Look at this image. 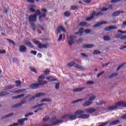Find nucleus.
I'll return each instance as SVG.
<instances>
[{"label":"nucleus","mask_w":126,"mask_h":126,"mask_svg":"<svg viewBox=\"0 0 126 126\" xmlns=\"http://www.w3.org/2000/svg\"><path fill=\"white\" fill-rule=\"evenodd\" d=\"M84 111L83 110H77L74 115L65 114L62 117V120H65V119H69L71 121L76 120V119H79V115L84 114Z\"/></svg>","instance_id":"f257e3e1"},{"label":"nucleus","mask_w":126,"mask_h":126,"mask_svg":"<svg viewBox=\"0 0 126 126\" xmlns=\"http://www.w3.org/2000/svg\"><path fill=\"white\" fill-rule=\"evenodd\" d=\"M118 107H126V102L125 101L117 102L115 105L108 107V110L109 111H113V110H116Z\"/></svg>","instance_id":"f03ea898"},{"label":"nucleus","mask_w":126,"mask_h":126,"mask_svg":"<svg viewBox=\"0 0 126 126\" xmlns=\"http://www.w3.org/2000/svg\"><path fill=\"white\" fill-rule=\"evenodd\" d=\"M29 23L32 26V27H35V22L37 20V15L36 14H32L29 16Z\"/></svg>","instance_id":"7ed1b4c3"},{"label":"nucleus","mask_w":126,"mask_h":126,"mask_svg":"<svg viewBox=\"0 0 126 126\" xmlns=\"http://www.w3.org/2000/svg\"><path fill=\"white\" fill-rule=\"evenodd\" d=\"M32 42L35 45H37L39 49H46L49 47L48 44H43L39 41L35 40V39H32Z\"/></svg>","instance_id":"20e7f679"},{"label":"nucleus","mask_w":126,"mask_h":126,"mask_svg":"<svg viewBox=\"0 0 126 126\" xmlns=\"http://www.w3.org/2000/svg\"><path fill=\"white\" fill-rule=\"evenodd\" d=\"M95 98H96V96L94 95H92L90 96L89 99V101H86L83 104V107H89L91 104H92V101L95 100Z\"/></svg>","instance_id":"39448f33"},{"label":"nucleus","mask_w":126,"mask_h":126,"mask_svg":"<svg viewBox=\"0 0 126 126\" xmlns=\"http://www.w3.org/2000/svg\"><path fill=\"white\" fill-rule=\"evenodd\" d=\"M103 14V13H102L100 11L98 12L97 13H96V12H93L90 17H88L86 20V21H90V20H92V19H93V18H94V16H99L100 15H102Z\"/></svg>","instance_id":"423d86ee"},{"label":"nucleus","mask_w":126,"mask_h":126,"mask_svg":"<svg viewBox=\"0 0 126 126\" xmlns=\"http://www.w3.org/2000/svg\"><path fill=\"white\" fill-rule=\"evenodd\" d=\"M65 120H59L56 118H54L52 120V122L53 124H51V126H56L59 124H62V123H63V122H65Z\"/></svg>","instance_id":"0eeeda50"},{"label":"nucleus","mask_w":126,"mask_h":126,"mask_svg":"<svg viewBox=\"0 0 126 126\" xmlns=\"http://www.w3.org/2000/svg\"><path fill=\"white\" fill-rule=\"evenodd\" d=\"M35 14H36V16H37V15H39V20H40V21H41V20L42 19V17H43V18H46V13H43V14H41V11H40V10L39 9H38L36 11Z\"/></svg>","instance_id":"6e6552de"},{"label":"nucleus","mask_w":126,"mask_h":126,"mask_svg":"<svg viewBox=\"0 0 126 126\" xmlns=\"http://www.w3.org/2000/svg\"><path fill=\"white\" fill-rule=\"evenodd\" d=\"M68 39V43L69 46H72L74 44V36H70L67 37Z\"/></svg>","instance_id":"1a4fd4ad"},{"label":"nucleus","mask_w":126,"mask_h":126,"mask_svg":"<svg viewBox=\"0 0 126 126\" xmlns=\"http://www.w3.org/2000/svg\"><path fill=\"white\" fill-rule=\"evenodd\" d=\"M19 51L20 53H26L27 52V48L24 45H21L19 47Z\"/></svg>","instance_id":"9d476101"},{"label":"nucleus","mask_w":126,"mask_h":126,"mask_svg":"<svg viewBox=\"0 0 126 126\" xmlns=\"http://www.w3.org/2000/svg\"><path fill=\"white\" fill-rule=\"evenodd\" d=\"M84 113H94V112H96V109L94 108H87L84 110Z\"/></svg>","instance_id":"9b49d317"},{"label":"nucleus","mask_w":126,"mask_h":126,"mask_svg":"<svg viewBox=\"0 0 126 126\" xmlns=\"http://www.w3.org/2000/svg\"><path fill=\"white\" fill-rule=\"evenodd\" d=\"M35 7H36V5H33V4H31L29 6V10H30V11H31V12H35Z\"/></svg>","instance_id":"f8f14e48"},{"label":"nucleus","mask_w":126,"mask_h":126,"mask_svg":"<svg viewBox=\"0 0 126 126\" xmlns=\"http://www.w3.org/2000/svg\"><path fill=\"white\" fill-rule=\"evenodd\" d=\"M39 87V84L38 83L36 84H32L30 86V88L31 89H37V88H38Z\"/></svg>","instance_id":"ddd939ff"},{"label":"nucleus","mask_w":126,"mask_h":126,"mask_svg":"<svg viewBox=\"0 0 126 126\" xmlns=\"http://www.w3.org/2000/svg\"><path fill=\"white\" fill-rule=\"evenodd\" d=\"M24 44L25 45L28 46V47H30V48H34V46H33V44H32V43L28 40H26L24 42Z\"/></svg>","instance_id":"4468645a"},{"label":"nucleus","mask_w":126,"mask_h":126,"mask_svg":"<svg viewBox=\"0 0 126 126\" xmlns=\"http://www.w3.org/2000/svg\"><path fill=\"white\" fill-rule=\"evenodd\" d=\"M94 47V44H85L83 46L84 49H92Z\"/></svg>","instance_id":"2eb2a0df"},{"label":"nucleus","mask_w":126,"mask_h":126,"mask_svg":"<svg viewBox=\"0 0 126 126\" xmlns=\"http://www.w3.org/2000/svg\"><path fill=\"white\" fill-rule=\"evenodd\" d=\"M47 80H49V81H58V79L54 78L53 76H49L45 78Z\"/></svg>","instance_id":"dca6fc26"},{"label":"nucleus","mask_w":126,"mask_h":126,"mask_svg":"<svg viewBox=\"0 0 126 126\" xmlns=\"http://www.w3.org/2000/svg\"><path fill=\"white\" fill-rule=\"evenodd\" d=\"M117 27L115 26H110L106 27L105 29V31H111V30H114L115 29H117Z\"/></svg>","instance_id":"f3484780"},{"label":"nucleus","mask_w":126,"mask_h":126,"mask_svg":"<svg viewBox=\"0 0 126 126\" xmlns=\"http://www.w3.org/2000/svg\"><path fill=\"white\" fill-rule=\"evenodd\" d=\"M38 84L39 86H40V85H45V84H47L48 83V81H43L42 80H38Z\"/></svg>","instance_id":"a211bd4d"},{"label":"nucleus","mask_w":126,"mask_h":126,"mask_svg":"<svg viewBox=\"0 0 126 126\" xmlns=\"http://www.w3.org/2000/svg\"><path fill=\"white\" fill-rule=\"evenodd\" d=\"M89 118L88 114H80L79 115V119H88Z\"/></svg>","instance_id":"6ab92c4d"},{"label":"nucleus","mask_w":126,"mask_h":126,"mask_svg":"<svg viewBox=\"0 0 126 126\" xmlns=\"http://www.w3.org/2000/svg\"><path fill=\"white\" fill-rule=\"evenodd\" d=\"M85 89V87H82L75 89L73 90V92H81L83 90Z\"/></svg>","instance_id":"aec40b11"},{"label":"nucleus","mask_w":126,"mask_h":126,"mask_svg":"<svg viewBox=\"0 0 126 126\" xmlns=\"http://www.w3.org/2000/svg\"><path fill=\"white\" fill-rule=\"evenodd\" d=\"M102 24H107V22L102 21L99 23H97L95 24L94 27L96 28V27H99V26H101Z\"/></svg>","instance_id":"412c9836"},{"label":"nucleus","mask_w":126,"mask_h":126,"mask_svg":"<svg viewBox=\"0 0 126 126\" xmlns=\"http://www.w3.org/2000/svg\"><path fill=\"white\" fill-rule=\"evenodd\" d=\"M25 103H26V101H21V102L20 103H17L15 105H14L13 106V108H17L18 107H20V106H22L23 104H25Z\"/></svg>","instance_id":"4be33fe9"},{"label":"nucleus","mask_w":126,"mask_h":126,"mask_svg":"<svg viewBox=\"0 0 126 126\" xmlns=\"http://www.w3.org/2000/svg\"><path fill=\"white\" fill-rule=\"evenodd\" d=\"M27 120H28V118H22L21 119H20L18 121V123L19 125H20L21 126H22V125H23V123H24L25 121H27Z\"/></svg>","instance_id":"5701e85b"},{"label":"nucleus","mask_w":126,"mask_h":126,"mask_svg":"<svg viewBox=\"0 0 126 126\" xmlns=\"http://www.w3.org/2000/svg\"><path fill=\"white\" fill-rule=\"evenodd\" d=\"M26 90L24 89H19L16 91H14V93H16V94H19L20 93H22V92H24Z\"/></svg>","instance_id":"b1692460"},{"label":"nucleus","mask_w":126,"mask_h":126,"mask_svg":"<svg viewBox=\"0 0 126 126\" xmlns=\"http://www.w3.org/2000/svg\"><path fill=\"white\" fill-rule=\"evenodd\" d=\"M15 86L14 85H10L9 86H7L4 89V90H8L9 89H12V88H14Z\"/></svg>","instance_id":"393cba45"},{"label":"nucleus","mask_w":126,"mask_h":126,"mask_svg":"<svg viewBox=\"0 0 126 126\" xmlns=\"http://www.w3.org/2000/svg\"><path fill=\"white\" fill-rule=\"evenodd\" d=\"M75 67H76V68H78L79 69H81V70H83L84 69V68L83 67V66H82L81 65L76 64V63H75Z\"/></svg>","instance_id":"a878e982"},{"label":"nucleus","mask_w":126,"mask_h":126,"mask_svg":"<svg viewBox=\"0 0 126 126\" xmlns=\"http://www.w3.org/2000/svg\"><path fill=\"white\" fill-rule=\"evenodd\" d=\"M84 32V30H83V29L81 28L79 29V32H75V34L81 36V35H82Z\"/></svg>","instance_id":"bb28decb"},{"label":"nucleus","mask_w":126,"mask_h":126,"mask_svg":"<svg viewBox=\"0 0 126 126\" xmlns=\"http://www.w3.org/2000/svg\"><path fill=\"white\" fill-rule=\"evenodd\" d=\"M120 123L119 120H115L112 121L111 123H110V126H115L116 125H118Z\"/></svg>","instance_id":"cd10ccee"},{"label":"nucleus","mask_w":126,"mask_h":126,"mask_svg":"<svg viewBox=\"0 0 126 126\" xmlns=\"http://www.w3.org/2000/svg\"><path fill=\"white\" fill-rule=\"evenodd\" d=\"M16 87H20L21 86V81L19 80H17L15 81Z\"/></svg>","instance_id":"c85d7f7f"},{"label":"nucleus","mask_w":126,"mask_h":126,"mask_svg":"<svg viewBox=\"0 0 126 126\" xmlns=\"http://www.w3.org/2000/svg\"><path fill=\"white\" fill-rule=\"evenodd\" d=\"M22 97H24V94H19L18 95L13 96V99H18V98H22Z\"/></svg>","instance_id":"c756f323"},{"label":"nucleus","mask_w":126,"mask_h":126,"mask_svg":"<svg viewBox=\"0 0 126 126\" xmlns=\"http://www.w3.org/2000/svg\"><path fill=\"white\" fill-rule=\"evenodd\" d=\"M52 100H51L50 98H43L41 100V102L43 103V102H51Z\"/></svg>","instance_id":"7c9ffc66"},{"label":"nucleus","mask_w":126,"mask_h":126,"mask_svg":"<svg viewBox=\"0 0 126 126\" xmlns=\"http://www.w3.org/2000/svg\"><path fill=\"white\" fill-rule=\"evenodd\" d=\"M29 68L31 71H32V72H34V73H38V72L36 70L35 68L30 66Z\"/></svg>","instance_id":"2f4dec72"},{"label":"nucleus","mask_w":126,"mask_h":126,"mask_svg":"<svg viewBox=\"0 0 126 126\" xmlns=\"http://www.w3.org/2000/svg\"><path fill=\"white\" fill-rule=\"evenodd\" d=\"M13 115V113L9 114L8 115H6L3 116V117H2L1 119L3 120L4 119H7V118H8V117H10V116H12Z\"/></svg>","instance_id":"473e14b6"},{"label":"nucleus","mask_w":126,"mask_h":126,"mask_svg":"<svg viewBox=\"0 0 126 126\" xmlns=\"http://www.w3.org/2000/svg\"><path fill=\"white\" fill-rule=\"evenodd\" d=\"M75 63L74 62H70L67 64V66H69V67H71L72 66H75Z\"/></svg>","instance_id":"72a5a7b5"},{"label":"nucleus","mask_w":126,"mask_h":126,"mask_svg":"<svg viewBox=\"0 0 126 126\" xmlns=\"http://www.w3.org/2000/svg\"><path fill=\"white\" fill-rule=\"evenodd\" d=\"M45 94V93H38L35 94V97L36 98H38L39 97H41V96H44V95Z\"/></svg>","instance_id":"f704fd0d"},{"label":"nucleus","mask_w":126,"mask_h":126,"mask_svg":"<svg viewBox=\"0 0 126 126\" xmlns=\"http://www.w3.org/2000/svg\"><path fill=\"white\" fill-rule=\"evenodd\" d=\"M119 15L120 12L119 11H116L112 14V16H114L115 17H116V16H119Z\"/></svg>","instance_id":"c9c22d12"},{"label":"nucleus","mask_w":126,"mask_h":126,"mask_svg":"<svg viewBox=\"0 0 126 126\" xmlns=\"http://www.w3.org/2000/svg\"><path fill=\"white\" fill-rule=\"evenodd\" d=\"M101 54V52L98 50H94L93 52V55H100Z\"/></svg>","instance_id":"e433bc0d"},{"label":"nucleus","mask_w":126,"mask_h":126,"mask_svg":"<svg viewBox=\"0 0 126 126\" xmlns=\"http://www.w3.org/2000/svg\"><path fill=\"white\" fill-rule=\"evenodd\" d=\"M44 105H46V104L45 103H41V104H37V105L34 106L33 107V109L38 108V107H41V106H44Z\"/></svg>","instance_id":"4c0bfd02"},{"label":"nucleus","mask_w":126,"mask_h":126,"mask_svg":"<svg viewBox=\"0 0 126 126\" xmlns=\"http://www.w3.org/2000/svg\"><path fill=\"white\" fill-rule=\"evenodd\" d=\"M103 39L104 41H109L110 37L108 35H104L103 36Z\"/></svg>","instance_id":"58836bf2"},{"label":"nucleus","mask_w":126,"mask_h":126,"mask_svg":"<svg viewBox=\"0 0 126 126\" xmlns=\"http://www.w3.org/2000/svg\"><path fill=\"white\" fill-rule=\"evenodd\" d=\"M117 75H118V73H114L110 75L109 78H113V77H115L117 76Z\"/></svg>","instance_id":"ea45409f"},{"label":"nucleus","mask_w":126,"mask_h":126,"mask_svg":"<svg viewBox=\"0 0 126 126\" xmlns=\"http://www.w3.org/2000/svg\"><path fill=\"white\" fill-rule=\"evenodd\" d=\"M64 15L66 16V17H68L70 16V12L68 11H66L64 13Z\"/></svg>","instance_id":"a19ab883"},{"label":"nucleus","mask_w":126,"mask_h":126,"mask_svg":"<svg viewBox=\"0 0 126 126\" xmlns=\"http://www.w3.org/2000/svg\"><path fill=\"white\" fill-rule=\"evenodd\" d=\"M78 8V7L76 5H72L71 6L70 9L71 10H74L75 9H77Z\"/></svg>","instance_id":"79ce46f5"},{"label":"nucleus","mask_w":126,"mask_h":126,"mask_svg":"<svg viewBox=\"0 0 126 126\" xmlns=\"http://www.w3.org/2000/svg\"><path fill=\"white\" fill-rule=\"evenodd\" d=\"M8 93L3 92L0 93V96H5V95H8Z\"/></svg>","instance_id":"37998d69"},{"label":"nucleus","mask_w":126,"mask_h":126,"mask_svg":"<svg viewBox=\"0 0 126 126\" xmlns=\"http://www.w3.org/2000/svg\"><path fill=\"white\" fill-rule=\"evenodd\" d=\"M55 89H56V90H59V89H60V83H56Z\"/></svg>","instance_id":"c03bdc74"},{"label":"nucleus","mask_w":126,"mask_h":126,"mask_svg":"<svg viewBox=\"0 0 126 126\" xmlns=\"http://www.w3.org/2000/svg\"><path fill=\"white\" fill-rule=\"evenodd\" d=\"M7 41H8L9 43H10V44H13L14 46H15V43L11 39L7 38Z\"/></svg>","instance_id":"a18cd8bd"},{"label":"nucleus","mask_w":126,"mask_h":126,"mask_svg":"<svg viewBox=\"0 0 126 126\" xmlns=\"http://www.w3.org/2000/svg\"><path fill=\"white\" fill-rule=\"evenodd\" d=\"M87 23H86V22H82L79 24L80 26H86Z\"/></svg>","instance_id":"49530a36"},{"label":"nucleus","mask_w":126,"mask_h":126,"mask_svg":"<svg viewBox=\"0 0 126 126\" xmlns=\"http://www.w3.org/2000/svg\"><path fill=\"white\" fill-rule=\"evenodd\" d=\"M45 78V75H41L38 77V80H42Z\"/></svg>","instance_id":"de8ad7c7"},{"label":"nucleus","mask_w":126,"mask_h":126,"mask_svg":"<svg viewBox=\"0 0 126 126\" xmlns=\"http://www.w3.org/2000/svg\"><path fill=\"white\" fill-rule=\"evenodd\" d=\"M81 101H83V99H81V98H80V99H77V100H74L73 101V103H78V102H80Z\"/></svg>","instance_id":"09e8293b"},{"label":"nucleus","mask_w":126,"mask_h":126,"mask_svg":"<svg viewBox=\"0 0 126 126\" xmlns=\"http://www.w3.org/2000/svg\"><path fill=\"white\" fill-rule=\"evenodd\" d=\"M32 115H34V113L33 112H30L27 114L25 115L26 118H27V117H29V116H32Z\"/></svg>","instance_id":"8fccbe9b"},{"label":"nucleus","mask_w":126,"mask_h":126,"mask_svg":"<svg viewBox=\"0 0 126 126\" xmlns=\"http://www.w3.org/2000/svg\"><path fill=\"white\" fill-rule=\"evenodd\" d=\"M60 29L61 31H62L64 33H65V29H64V28H63L62 26H60Z\"/></svg>","instance_id":"3c124183"},{"label":"nucleus","mask_w":126,"mask_h":126,"mask_svg":"<svg viewBox=\"0 0 126 126\" xmlns=\"http://www.w3.org/2000/svg\"><path fill=\"white\" fill-rule=\"evenodd\" d=\"M87 84H88V85H91L92 84H94V82L92 81H88L87 82Z\"/></svg>","instance_id":"603ef678"},{"label":"nucleus","mask_w":126,"mask_h":126,"mask_svg":"<svg viewBox=\"0 0 126 126\" xmlns=\"http://www.w3.org/2000/svg\"><path fill=\"white\" fill-rule=\"evenodd\" d=\"M51 71H50V70H49L48 69H46V70H45L44 71V73L45 74H49V73H50V72Z\"/></svg>","instance_id":"864d4df0"},{"label":"nucleus","mask_w":126,"mask_h":126,"mask_svg":"<svg viewBox=\"0 0 126 126\" xmlns=\"http://www.w3.org/2000/svg\"><path fill=\"white\" fill-rule=\"evenodd\" d=\"M30 53L32 54V55H34V56H36V55H37V51L32 50L31 51Z\"/></svg>","instance_id":"5fc2aeb1"},{"label":"nucleus","mask_w":126,"mask_h":126,"mask_svg":"<svg viewBox=\"0 0 126 126\" xmlns=\"http://www.w3.org/2000/svg\"><path fill=\"white\" fill-rule=\"evenodd\" d=\"M123 66H124V64H122V65H119V66L117 67L116 70H117V71L120 70V69H121V68H122V67H123Z\"/></svg>","instance_id":"6e6d98bb"},{"label":"nucleus","mask_w":126,"mask_h":126,"mask_svg":"<svg viewBox=\"0 0 126 126\" xmlns=\"http://www.w3.org/2000/svg\"><path fill=\"white\" fill-rule=\"evenodd\" d=\"M104 72H105L104 71H102V72L98 73L97 76V78H99V77H100V76H101V75H102L103 73H104Z\"/></svg>","instance_id":"4d7b16f0"},{"label":"nucleus","mask_w":126,"mask_h":126,"mask_svg":"<svg viewBox=\"0 0 126 126\" xmlns=\"http://www.w3.org/2000/svg\"><path fill=\"white\" fill-rule=\"evenodd\" d=\"M63 40V34H60L59 36V38L58 39V41H62Z\"/></svg>","instance_id":"13d9d810"},{"label":"nucleus","mask_w":126,"mask_h":126,"mask_svg":"<svg viewBox=\"0 0 126 126\" xmlns=\"http://www.w3.org/2000/svg\"><path fill=\"white\" fill-rule=\"evenodd\" d=\"M5 53H6V51H5V50H0V54H5Z\"/></svg>","instance_id":"bf43d9fd"},{"label":"nucleus","mask_w":126,"mask_h":126,"mask_svg":"<svg viewBox=\"0 0 126 126\" xmlns=\"http://www.w3.org/2000/svg\"><path fill=\"white\" fill-rule=\"evenodd\" d=\"M90 32H91L90 29H87L85 31V33H86L87 34L89 33Z\"/></svg>","instance_id":"052dcab7"},{"label":"nucleus","mask_w":126,"mask_h":126,"mask_svg":"<svg viewBox=\"0 0 126 126\" xmlns=\"http://www.w3.org/2000/svg\"><path fill=\"white\" fill-rule=\"evenodd\" d=\"M50 118L49 117H45V118L43 119V122H47L48 121V120H49Z\"/></svg>","instance_id":"680f3d73"},{"label":"nucleus","mask_w":126,"mask_h":126,"mask_svg":"<svg viewBox=\"0 0 126 126\" xmlns=\"http://www.w3.org/2000/svg\"><path fill=\"white\" fill-rule=\"evenodd\" d=\"M84 2H85V3H90L91 0H84Z\"/></svg>","instance_id":"e2e57ef3"},{"label":"nucleus","mask_w":126,"mask_h":126,"mask_svg":"<svg viewBox=\"0 0 126 126\" xmlns=\"http://www.w3.org/2000/svg\"><path fill=\"white\" fill-rule=\"evenodd\" d=\"M118 32L121 33V34H126V31H121V30H118Z\"/></svg>","instance_id":"0e129e2a"},{"label":"nucleus","mask_w":126,"mask_h":126,"mask_svg":"<svg viewBox=\"0 0 126 126\" xmlns=\"http://www.w3.org/2000/svg\"><path fill=\"white\" fill-rule=\"evenodd\" d=\"M35 98H36V96H32L30 99H29V101H33V100H34Z\"/></svg>","instance_id":"69168bd1"},{"label":"nucleus","mask_w":126,"mask_h":126,"mask_svg":"<svg viewBox=\"0 0 126 126\" xmlns=\"http://www.w3.org/2000/svg\"><path fill=\"white\" fill-rule=\"evenodd\" d=\"M104 103H105L104 101H100V102L98 103L97 104V105H103V104H104Z\"/></svg>","instance_id":"338daca9"},{"label":"nucleus","mask_w":126,"mask_h":126,"mask_svg":"<svg viewBox=\"0 0 126 126\" xmlns=\"http://www.w3.org/2000/svg\"><path fill=\"white\" fill-rule=\"evenodd\" d=\"M108 10V8H102L101 9V11H107Z\"/></svg>","instance_id":"774afa93"}]
</instances>
